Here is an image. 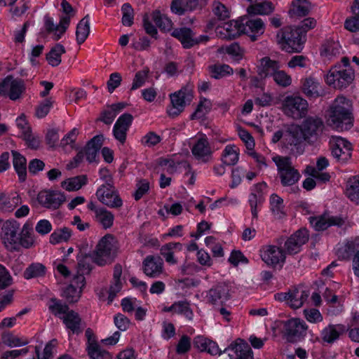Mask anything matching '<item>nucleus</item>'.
Here are the masks:
<instances>
[{"label":"nucleus","instance_id":"nucleus-1","mask_svg":"<svg viewBox=\"0 0 359 359\" xmlns=\"http://www.w3.org/2000/svg\"><path fill=\"white\" fill-rule=\"evenodd\" d=\"M328 124L338 130H347L353 125L350 101L343 96L337 97L330 107Z\"/></svg>","mask_w":359,"mask_h":359},{"label":"nucleus","instance_id":"nucleus-2","mask_svg":"<svg viewBox=\"0 0 359 359\" xmlns=\"http://www.w3.org/2000/svg\"><path fill=\"white\" fill-rule=\"evenodd\" d=\"M277 42L288 53H299L303 48L305 37L300 29L290 27L280 29L276 35Z\"/></svg>","mask_w":359,"mask_h":359},{"label":"nucleus","instance_id":"nucleus-3","mask_svg":"<svg viewBox=\"0 0 359 359\" xmlns=\"http://www.w3.org/2000/svg\"><path fill=\"white\" fill-rule=\"evenodd\" d=\"M272 160L277 166L278 176L283 187H292L299 180L301 175L292 165L290 157L275 156Z\"/></svg>","mask_w":359,"mask_h":359},{"label":"nucleus","instance_id":"nucleus-4","mask_svg":"<svg viewBox=\"0 0 359 359\" xmlns=\"http://www.w3.org/2000/svg\"><path fill=\"white\" fill-rule=\"evenodd\" d=\"M52 304L49 306V309L55 316L63 314L61 318L67 328L70 330L73 333L79 334L81 332V319L78 313L69 310V306L62 304L55 299H51Z\"/></svg>","mask_w":359,"mask_h":359},{"label":"nucleus","instance_id":"nucleus-5","mask_svg":"<svg viewBox=\"0 0 359 359\" xmlns=\"http://www.w3.org/2000/svg\"><path fill=\"white\" fill-rule=\"evenodd\" d=\"M116 239L111 234L103 236L96 245L95 250L92 252L94 263L98 266H104L110 262L111 255L116 251Z\"/></svg>","mask_w":359,"mask_h":359},{"label":"nucleus","instance_id":"nucleus-6","mask_svg":"<svg viewBox=\"0 0 359 359\" xmlns=\"http://www.w3.org/2000/svg\"><path fill=\"white\" fill-rule=\"evenodd\" d=\"M308 107L307 101L299 96H287L283 103L285 114L294 119L305 116L308 112Z\"/></svg>","mask_w":359,"mask_h":359},{"label":"nucleus","instance_id":"nucleus-7","mask_svg":"<svg viewBox=\"0 0 359 359\" xmlns=\"http://www.w3.org/2000/svg\"><path fill=\"white\" fill-rule=\"evenodd\" d=\"M354 79V71L352 68L344 69L341 65L335 66L327 75L326 82L333 85L335 88L347 87Z\"/></svg>","mask_w":359,"mask_h":359},{"label":"nucleus","instance_id":"nucleus-8","mask_svg":"<svg viewBox=\"0 0 359 359\" xmlns=\"http://www.w3.org/2000/svg\"><path fill=\"white\" fill-rule=\"evenodd\" d=\"M170 97L172 107L168 109V114L170 117L175 118L183 111L186 105V101H191L192 90L187 85L180 90L170 94Z\"/></svg>","mask_w":359,"mask_h":359},{"label":"nucleus","instance_id":"nucleus-9","mask_svg":"<svg viewBox=\"0 0 359 359\" xmlns=\"http://www.w3.org/2000/svg\"><path fill=\"white\" fill-rule=\"evenodd\" d=\"M37 201L43 208L57 210L66 201L65 194L59 191L44 189L37 195Z\"/></svg>","mask_w":359,"mask_h":359},{"label":"nucleus","instance_id":"nucleus-10","mask_svg":"<svg viewBox=\"0 0 359 359\" xmlns=\"http://www.w3.org/2000/svg\"><path fill=\"white\" fill-rule=\"evenodd\" d=\"M25 90V83L21 79L8 76L0 83V95L7 96L11 100L20 99Z\"/></svg>","mask_w":359,"mask_h":359},{"label":"nucleus","instance_id":"nucleus-11","mask_svg":"<svg viewBox=\"0 0 359 359\" xmlns=\"http://www.w3.org/2000/svg\"><path fill=\"white\" fill-rule=\"evenodd\" d=\"M324 128L323 120L318 116H309L302 123L299 128L304 140L313 142L321 134Z\"/></svg>","mask_w":359,"mask_h":359},{"label":"nucleus","instance_id":"nucleus-12","mask_svg":"<svg viewBox=\"0 0 359 359\" xmlns=\"http://www.w3.org/2000/svg\"><path fill=\"white\" fill-rule=\"evenodd\" d=\"M307 325L298 318L286 321L284 324V336L289 342L301 340L306 334Z\"/></svg>","mask_w":359,"mask_h":359},{"label":"nucleus","instance_id":"nucleus-13","mask_svg":"<svg viewBox=\"0 0 359 359\" xmlns=\"http://www.w3.org/2000/svg\"><path fill=\"white\" fill-rule=\"evenodd\" d=\"M96 196L102 204L110 208H120L123 205V201L114 186L102 185L97 190Z\"/></svg>","mask_w":359,"mask_h":359},{"label":"nucleus","instance_id":"nucleus-14","mask_svg":"<svg viewBox=\"0 0 359 359\" xmlns=\"http://www.w3.org/2000/svg\"><path fill=\"white\" fill-rule=\"evenodd\" d=\"M229 359H253L252 351L249 344L241 339L231 342L224 350Z\"/></svg>","mask_w":359,"mask_h":359},{"label":"nucleus","instance_id":"nucleus-15","mask_svg":"<svg viewBox=\"0 0 359 359\" xmlns=\"http://www.w3.org/2000/svg\"><path fill=\"white\" fill-rule=\"evenodd\" d=\"M304 140L302 133L298 127H293L285 130L284 140H282V147L290 149L292 153H302V143Z\"/></svg>","mask_w":359,"mask_h":359},{"label":"nucleus","instance_id":"nucleus-16","mask_svg":"<svg viewBox=\"0 0 359 359\" xmlns=\"http://www.w3.org/2000/svg\"><path fill=\"white\" fill-rule=\"evenodd\" d=\"M309 240L308 231L302 229L297 231L291 235L284 244V251L285 255H295L300 252L302 246Z\"/></svg>","mask_w":359,"mask_h":359},{"label":"nucleus","instance_id":"nucleus-17","mask_svg":"<svg viewBox=\"0 0 359 359\" xmlns=\"http://www.w3.org/2000/svg\"><path fill=\"white\" fill-rule=\"evenodd\" d=\"M332 154L339 161L344 163L351 156V144L340 137L332 138L330 142Z\"/></svg>","mask_w":359,"mask_h":359},{"label":"nucleus","instance_id":"nucleus-18","mask_svg":"<svg viewBox=\"0 0 359 359\" xmlns=\"http://www.w3.org/2000/svg\"><path fill=\"white\" fill-rule=\"evenodd\" d=\"M262 259L268 265L275 267L285 262V251L276 245H268L262 251Z\"/></svg>","mask_w":359,"mask_h":359},{"label":"nucleus","instance_id":"nucleus-19","mask_svg":"<svg viewBox=\"0 0 359 359\" xmlns=\"http://www.w3.org/2000/svg\"><path fill=\"white\" fill-rule=\"evenodd\" d=\"M206 297L213 307L222 306L230 298L229 287L224 284H218L208 291Z\"/></svg>","mask_w":359,"mask_h":359},{"label":"nucleus","instance_id":"nucleus-20","mask_svg":"<svg viewBox=\"0 0 359 359\" xmlns=\"http://www.w3.org/2000/svg\"><path fill=\"white\" fill-rule=\"evenodd\" d=\"M309 220L316 231H324L331 226H341L344 223L342 218L331 216L326 213L318 217H311Z\"/></svg>","mask_w":359,"mask_h":359},{"label":"nucleus","instance_id":"nucleus-21","mask_svg":"<svg viewBox=\"0 0 359 359\" xmlns=\"http://www.w3.org/2000/svg\"><path fill=\"white\" fill-rule=\"evenodd\" d=\"M19 224L16 221L8 220L4 223L1 229V237L4 243L8 246L15 248L18 244Z\"/></svg>","mask_w":359,"mask_h":359},{"label":"nucleus","instance_id":"nucleus-22","mask_svg":"<svg viewBox=\"0 0 359 359\" xmlns=\"http://www.w3.org/2000/svg\"><path fill=\"white\" fill-rule=\"evenodd\" d=\"M191 153L198 161L208 162L212 158V151L208 139L205 137L199 138L191 148Z\"/></svg>","mask_w":359,"mask_h":359},{"label":"nucleus","instance_id":"nucleus-23","mask_svg":"<svg viewBox=\"0 0 359 359\" xmlns=\"http://www.w3.org/2000/svg\"><path fill=\"white\" fill-rule=\"evenodd\" d=\"M70 22V16L65 15L60 18V23L55 25L51 18L45 17V27L48 33L53 32V39L58 41L62 35L66 32Z\"/></svg>","mask_w":359,"mask_h":359},{"label":"nucleus","instance_id":"nucleus-24","mask_svg":"<svg viewBox=\"0 0 359 359\" xmlns=\"http://www.w3.org/2000/svg\"><path fill=\"white\" fill-rule=\"evenodd\" d=\"M301 90L309 98H316L323 95L320 82L315 77L310 76L301 81Z\"/></svg>","mask_w":359,"mask_h":359},{"label":"nucleus","instance_id":"nucleus-25","mask_svg":"<svg viewBox=\"0 0 359 359\" xmlns=\"http://www.w3.org/2000/svg\"><path fill=\"white\" fill-rule=\"evenodd\" d=\"M264 23L261 18L252 16L243 22V33L248 34L252 41L257 40V36L264 32Z\"/></svg>","mask_w":359,"mask_h":359},{"label":"nucleus","instance_id":"nucleus-26","mask_svg":"<svg viewBox=\"0 0 359 359\" xmlns=\"http://www.w3.org/2000/svg\"><path fill=\"white\" fill-rule=\"evenodd\" d=\"M144 273L149 277L155 278L163 271V260L160 257L147 256L143 262Z\"/></svg>","mask_w":359,"mask_h":359},{"label":"nucleus","instance_id":"nucleus-27","mask_svg":"<svg viewBox=\"0 0 359 359\" xmlns=\"http://www.w3.org/2000/svg\"><path fill=\"white\" fill-rule=\"evenodd\" d=\"M280 69V64L276 60H273L269 57H264L260 60L257 73L260 79H265L269 76H273Z\"/></svg>","mask_w":359,"mask_h":359},{"label":"nucleus","instance_id":"nucleus-28","mask_svg":"<svg viewBox=\"0 0 359 359\" xmlns=\"http://www.w3.org/2000/svg\"><path fill=\"white\" fill-rule=\"evenodd\" d=\"M127 104L125 102H118L112 104L107 107V109L103 110L100 116L97 121H102L107 125H110L114 121V118L126 107Z\"/></svg>","mask_w":359,"mask_h":359},{"label":"nucleus","instance_id":"nucleus-29","mask_svg":"<svg viewBox=\"0 0 359 359\" xmlns=\"http://www.w3.org/2000/svg\"><path fill=\"white\" fill-rule=\"evenodd\" d=\"M345 332L346 327L343 325H330L322 330L321 338L324 342L332 344Z\"/></svg>","mask_w":359,"mask_h":359},{"label":"nucleus","instance_id":"nucleus-30","mask_svg":"<svg viewBox=\"0 0 359 359\" xmlns=\"http://www.w3.org/2000/svg\"><path fill=\"white\" fill-rule=\"evenodd\" d=\"M103 140L104 136L102 135H98L93 137L87 143L85 147L84 154L86 156V159L89 163L95 161L97 154L103 144Z\"/></svg>","mask_w":359,"mask_h":359},{"label":"nucleus","instance_id":"nucleus-31","mask_svg":"<svg viewBox=\"0 0 359 359\" xmlns=\"http://www.w3.org/2000/svg\"><path fill=\"white\" fill-rule=\"evenodd\" d=\"M171 35L177 39L184 48H190L194 46V39L195 34L190 28L182 27L175 29L172 31Z\"/></svg>","mask_w":359,"mask_h":359},{"label":"nucleus","instance_id":"nucleus-32","mask_svg":"<svg viewBox=\"0 0 359 359\" xmlns=\"http://www.w3.org/2000/svg\"><path fill=\"white\" fill-rule=\"evenodd\" d=\"M309 297V292L298 287L290 290L288 306L294 309L302 307Z\"/></svg>","mask_w":359,"mask_h":359},{"label":"nucleus","instance_id":"nucleus-33","mask_svg":"<svg viewBox=\"0 0 359 359\" xmlns=\"http://www.w3.org/2000/svg\"><path fill=\"white\" fill-rule=\"evenodd\" d=\"M275 10V6L271 1H265L249 6L247 8L250 15H269Z\"/></svg>","mask_w":359,"mask_h":359},{"label":"nucleus","instance_id":"nucleus-34","mask_svg":"<svg viewBox=\"0 0 359 359\" xmlns=\"http://www.w3.org/2000/svg\"><path fill=\"white\" fill-rule=\"evenodd\" d=\"M345 194L351 201L359 205V176H353L348 180Z\"/></svg>","mask_w":359,"mask_h":359},{"label":"nucleus","instance_id":"nucleus-35","mask_svg":"<svg viewBox=\"0 0 359 359\" xmlns=\"http://www.w3.org/2000/svg\"><path fill=\"white\" fill-rule=\"evenodd\" d=\"M223 29L226 33L219 32V34L223 35V38L229 40L233 39L243 33V22L229 21L224 25Z\"/></svg>","mask_w":359,"mask_h":359},{"label":"nucleus","instance_id":"nucleus-36","mask_svg":"<svg viewBox=\"0 0 359 359\" xmlns=\"http://www.w3.org/2000/svg\"><path fill=\"white\" fill-rule=\"evenodd\" d=\"M13 156V166L18 173L19 180L24 182L27 177V161L26 158L16 151H12Z\"/></svg>","mask_w":359,"mask_h":359},{"label":"nucleus","instance_id":"nucleus-37","mask_svg":"<svg viewBox=\"0 0 359 359\" xmlns=\"http://www.w3.org/2000/svg\"><path fill=\"white\" fill-rule=\"evenodd\" d=\"M182 248V245L180 243H169L163 245L160 252L168 263L175 264L177 260L174 258V253L180 251Z\"/></svg>","mask_w":359,"mask_h":359},{"label":"nucleus","instance_id":"nucleus-38","mask_svg":"<svg viewBox=\"0 0 359 359\" xmlns=\"http://www.w3.org/2000/svg\"><path fill=\"white\" fill-rule=\"evenodd\" d=\"M90 34V18L86 15L77 25L76 30V38L78 44H82L88 38Z\"/></svg>","mask_w":359,"mask_h":359},{"label":"nucleus","instance_id":"nucleus-39","mask_svg":"<svg viewBox=\"0 0 359 359\" xmlns=\"http://www.w3.org/2000/svg\"><path fill=\"white\" fill-rule=\"evenodd\" d=\"M292 5V8L289 11L291 16H306L309 13L311 8V3L308 0H294Z\"/></svg>","mask_w":359,"mask_h":359},{"label":"nucleus","instance_id":"nucleus-40","mask_svg":"<svg viewBox=\"0 0 359 359\" xmlns=\"http://www.w3.org/2000/svg\"><path fill=\"white\" fill-rule=\"evenodd\" d=\"M87 183V176L85 175H78L63 181L61 184L62 187L67 191H73L80 189Z\"/></svg>","mask_w":359,"mask_h":359},{"label":"nucleus","instance_id":"nucleus-41","mask_svg":"<svg viewBox=\"0 0 359 359\" xmlns=\"http://www.w3.org/2000/svg\"><path fill=\"white\" fill-rule=\"evenodd\" d=\"M95 218L104 229L111 228L114 224V215L104 208L96 210Z\"/></svg>","mask_w":359,"mask_h":359},{"label":"nucleus","instance_id":"nucleus-42","mask_svg":"<svg viewBox=\"0 0 359 359\" xmlns=\"http://www.w3.org/2000/svg\"><path fill=\"white\" fill-rule=\"evenodd\" d=\"M239 158V152L234 145H227L224 149L222 161L226 165H234Z\"/></svg>","mask_w":359,"mask_h":359},{"label":"nucleus","instance_id":"nucleus-43","mask_svg":"<svg viewBox=\"0 0 359 359\" xmlns=\"http://www.w3.org/2000/svg\"><path fill=\"white\" fill-rule=\"evenodd\" d=\"M65 53V47L57 43L53 47L50 52L46 55V60L52 67H57L61 63V55Z\"/></svg>","mask_w":359,"mask_h":359},{"label":"nucleus","instance_id":"nucleus-44","mask_svg":"<svg viewBox=\"0 0 359 359\" xmlns=\"http://www.w3.org/2000/svg\"><path fill=\"white\" fill-rule=\"evenodd\" d=\"M72 236V231L67 227L55 229L50 236L49 241L53 245L67 242Z\"/></svg>","mask_w":359,"mask_h":359},{"label":"nucleus","instance_id":"nucleus-45","mask_svg":"<svg viewBox=\"0 0 359 359\" xmlns=\"http://www.w3.org/2000/svg\"><path fill=\"white\" fill-rule=\"evenodd\" d=\"M32 232V228L28 224H25L18 236V244L25 248H32L34 243Z\"/></svg>","mask_w":359,"mask_h":359},{"label":"nucleus","instance_id":"nucleus-46","mask_svg":"<svg viewBox=\"0 0 359 359\" xmlns=\"http://www.w3.org/2000/svg\"><path fill=\"white\" fill-rule=\"evenodd\" d=\"M46 268L41 263L30 264L24 271L23 276L25 279H31L43 276L46 274Z\"/></svg>","mask_w":359,"mask_h":359},{"label":"nucleus","instance_id":"nucleus-47","mask_svg":"<svg viewBox=\"0 0 359 359\" xmlns=\"http://www.w3.org/2000/svg\"><path fill=\"white\" fill-rule=\"evenodd\" d=\"M151 16L152 20L161 30H170L172 23L166 15H162L159 11H155L152 13Z\"/></svg>","mask_w":359,"mask_h":359},{"label":"nucleus","instance_id":"nucleus-48","mask_svg":"<svg viewBox=\"0 0 359 359\" xmlns=\"http://www.w3.org/2000/svg\"><path fill=\"white\" fill-rule=\"evenodd\" d=\"M212 78L219 79L233 74V69L227 65H214L209 67Z\"/></svg>","mask_w":359,"mask_h":359},{"label":"nucleus","instance_id":"nucleus-49","mask_svg":"<svg viewBox=\"0 0 359 359\" xmlns=\"http://www.w3.org/2000/svg\"><path fill=\"white\" fill-rule=\"evenodd\" d=\"M91 262H94L93 255L81 254L78 256V273H82L83 274L90 273L92 266Z\"/></svg>","mask_w":359,"mask_h":359},{"label":"nucleus","instance_id":"nucleus-50","mask_svg":"<svg viewBox=\"0 0 359 359\" xmlns=\"http://www.w3.org/2000/svg\"><path fill=\"white\" fill-rule=\"evenodd\" d=\"M212 108V102L210 100L201 97L196 111L191 114V119L202 118L205 115L210 111Z\"/></svg>","mask_w":359,"mask_h":359},{"label":"nucleus","instance_id":"nucleus-51","mask_svg":"<svg viewBox=\"0 0 359 359\" xmlns=\"http://www.w3.org/2000/svg\"><path fill=\"white\" fill-rule=\"evenodd\" d=\"M28 8L29 5L27 0H16L15 2L10 6L9 12L12 17H20Z\"/></svg>","mask_w":359,"mask_h":359},{"label":"nucleus","instance_id":"nucleus-52","mask_svg":"<svg viewBox=\"0 0 359 359\" xmlns=\"http://www.w3.org/2000/svg\"><path fill=\"white\" fill-rule=\"evenodd\" d=\"M270 203L271 210L275 215L280 218L283 215V200L278 195L273 194L271 196Z\"/></svg>","mask_w":359,"mask_h":359},{"label":"nucleus","instance_id":"nucleus-53","mask_svg":"<svg viewBox=\"0 0 359 359\" xmlns=\"http://www.w3.org/2000/svg\"><path fill=\"white\" fill-rule=\"evenodd\" d=\"M212 12L220 20H224L229 18L230 12L226 6L218 1L212 3Z\"/></svg>","mask_w":359,"mask_h":359},{"label":"nucleus","instance_id":"nucleus-54","mask_svg":"<svg viewBox=\"0 0 359 359\" xmlns=\"http://www.w3.org/2000/svg\"><path fill=\"white\" fill-rule=\"evenodd\" d=\"M123 13L122 23L124 26L130 27L133 24L134 10L128 3H125L121 7Z\"/></svg>","mask_w":359,"mask_h":359},{"label":"nucleus","instance_id":"nucleus-55","mask_svg":"<svg viewBox=\"0 0 359 359\" xmlns=\"http://www.w3.org/2000/svg\"><path fill=\"white\" fill-rule=\"evenodd\" d=\"M171 309H174V312L185 316L188 319H191L193 312L187 302H178L171 306Z\"/></svg>","mask_w":359,"mask_h":359},{"label":"nucleus","instance_id":"nucleus-56","mask_svg":"<svg viewBox=\"0 0 359 359\" xmlns=\"http://www.w3.org/2000/svg\"><path fill=\"white\" fill-rule=\"evenodd\" d=\"M2 341L4 344L9 347L20 346L28 344V341H22L20 338L10 332H6L2 334Z\"/></svg>","mask_w":359,"mask_h":359},{"label":"nucleus","instance_id":"nucleus-57","mask_svg":"<svg viewBox=\"0 0 359 359\" xmlns=\"http://www.w3.org/2000/svg\"><path fill=\"white\" fill-rule=\"evenodd\" d=\"M88 354L90 359H112L111 354L101 348L100 346H93L88 348Z\"/></svg>","mask_w":359,"mask_h":359},{"label":"nucleus","instance_id":"nucleus-58","mask_svg":"<svg viewBox=\"0 0 359 359\" xmlns=\"http://www.w3.org/2000/svg\"><path fill=\"white\" fill-rule=\"evenodd\" d=\"M81 292V290H78L73 284H71L65 290L63 296L69 303H74L79 299Z\"/></svg>","mask_w":359,"mask_h":359},{"label":"nucleus","instance_id":"nucleus-59","mask_svg":"<svg viewBox=\"0 0 359 359\" xmlns=\"http://www.w3.org/2000/svg\"><path fill=\"white\" fill-rule=\"evenodd\" d=\"M355 243L352 241H349L337 250V255L338 257L341 259H348L355 252Z\"/></svg>","mask_w":359,"mask_h":359},{"label":"nucleus","instance_id":"nucleus-60","mask_svg":"<svg viewBox=\"0 0 359 359\" xmlns=\"http://www.w3.org/2000/svg\"><path fill=\"white\" fill-rule=\"evenodd\" d=\"M274 81L277 85L285 88L289 86L292 83V79L285 72L278 70L273 76Z\"/></svg>","mask_w":359,"mask_h":359},{"label":"nucleus","instance_id":"nucleus-61","mask_svg":"<svg viewBox=\"0 0 359 359\" xmlns=\"http://www.w3.org/2000/svg\"><path fill=\"white\" fill-rule=\"evenodd\" d=\"M53 101L51 98L46 99L41 102L39 106L36 108V116L39 118H44L49 113L50 108L52 107Z\"/></svg>","mask_w":359,"mask_h":359},{"label":"nucleus","instance_id":"nucleus-62","mask_svg":"<svg viewBox=\"0 0 359 359\" xmlns=\"http://www.w3.org/2000/svg\"><path fill=\"white\" fill-rule=\"evenodd\" d=\"M136 187L133 196L136 201H139L149 190V182L147 180H140L137 182Z\"/></svg>","mask_w":359,"mask_h":359},{"label":"nucleus","instance_id":"nucleus-63","mask_svg":"<svg viewBox=\"0 0 359 359\" xmlns=\"http://www.w3.org/2000/svg\"><path fill=\"white\" fill-rule=\"evenodd\" d=\"M263 202V198L262 195L257 196L255 194H251L249 198V203L251 208V213L254 218H257V207L260 205Z\"/></svg>","mask_w":359,"mask_h":359},{"label":"nucleus","instance_id":"nucleus-64","mask_svg":"<svg viewBox=\"0 0 359 359\" xmlns=\"http://www.w3.org/2000/svg\"><path fill=\"white\" fill-rule=\"evenodd\" d=\"M114 322L120 331H126L130 323V320L122 313L116 314L114 318Z\"/></svg>","mask_w":359,"mask_h":359}]
</instances>
